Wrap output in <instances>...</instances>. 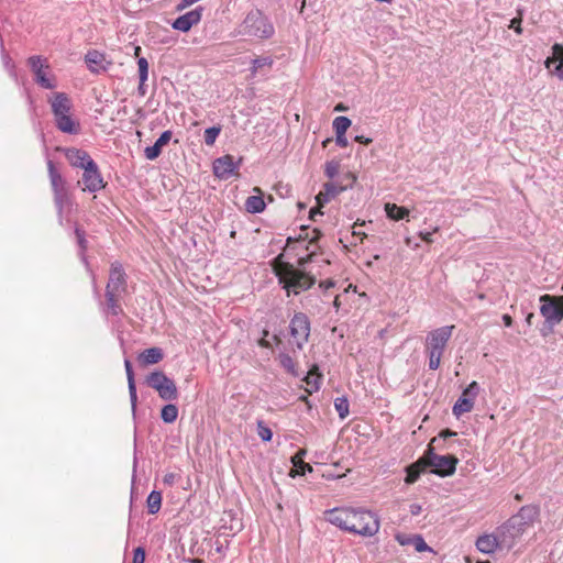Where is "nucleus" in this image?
I'll return each mask as SVG.
<instances>
[{
	"instance_id": "obj_59",
	"label": "nucleus",
	"mask_w": 563,
	"mask_h": 563,
	"mask_svg": "<svg viewBox=\"0 0 563 563\" xmlns=\"http://www.w3.org/2000/svg\"><path fill=\"white\" fill-rule=\"evenodd\" d=\"M334 286V283L332 280H325L320 283V287H323L325 289L331 288Z\"/></svg>"
},
{
	"instance_id": "obj_13",
	"label": "nucleus",
	"mask_w": 563,
	"mask_h": 563,
	"mask_svg": "<svg viewBox=\"0 0 563 563\" xmlns=\"http://www.w3.org/2000/svg\"><path fill=\"white\" fill-rule=\"evenodd\" d=\"M202 11V7H197L194 10L186 12L172 23V27L180 32H188L192 26L197 25L201 21Z\"/></svg>"
},
{
	"instance_id": "obj_58",
	"label": "nucleus",
	"mask_w": 563,
	"mask_h": 563,
	"mask_svg": "<svg viewBox=\"0 0 563 563\" xmlns=\"http://www.w3.org/2000/svg\"><path fill=\"white\" fill-rule=\"evenodd\" d=\"M503 321H504V324L506 327H511L512 325V318L509 314H504L503 316Z\"/></svg>"
},
{
	"instance_id": "obj_49",
	"label": "nucleus",
	"mask_w": 563,
	"mask_h": 563,
	"mask_svg": "<svg viewBox=\"0 0 563 563\" xmlns=\"http://www.w3.org/2000/svg\"><path fill=\"white\" fill-rule=\"evenodd\" d=\"M316 200H317V203L319 205V207H323V205L329 202L331 200V198L325 196L324 190H322L317 195Z\"/></svg>"
},
{
	"instance_id": "obj_21",
	"label": "nucleus",
	"mask_w": 563,
	"mask_h": 563,
	"mask_svg": "<svg viewBox=\"0 0 563 563\" xmlns=\"http://www.w3.org/2000/svg\"><path fill=\"white\" fill-rule=\"evenodd\" d=\"M164 357L163 350L161 347H150L139 354L137 361L143 366H148L159 363Z\"/></svg>"
},
{
	"instance_id": "obj_27",
	"label": "nucleus",
	"mask_w": 563,
	"mask_h": 563,
	"mask_svg": "<svg viewBox=\"0 0 563 563\" xmlns=\"http://www.w3.org/2000/svg\"><path fill=\"white\" fill-rule=\"evenodd\" d=\"M474 408V400L472 398H459L453 406V415L459 418L464 413L472 411Z\"/></svg>"
},
{
	"instance_id": "obj_4",
	"label": "nucleus",
	"mask_w": 563,
	"mask_h": 563,
	"mask_svg": "<svg viewBox=\"0 0 563 563\" xmlns=\"http://www.w3.org/2000/svg\"><path fill=\"white\" fill-rule=\"evenodd\" d=\"M454 325H444L430 331L426 338V351L429 357V369L435 371L440 367L444 350L452 336Z\"/></svg>"
},
{
	"instance_id": "obj_55",
	"label": "nucleus",
	"mask_w": 563,
	"mask_h": 563,
	"mask_svg": "<svg viewBox=\"0 0 563 563\" xmlns=\"http://www.w3.org/2000/svg\"><path fill=\"white\" fill-rule=\"evenodd\" d=\"M146 81H142L140 79V84H139V87H137V92L141 97H144L146 95Z\"/></svg>"
},
{
	"instance_id": "obj_1",
	"label": "nucleus",
	"mask_w": 563,
	"mask_h": 563,
	"mask_svg": "<svg viewBox=\"0 0 563 563\" xmlns=\"http://www.w3.org/2000/svg\"><path fill=\"white\" fill-rule=\"evenodd\" d=\"M327 521L341 530L362 537H373L379 531L376 514L364 508L339 507L325 512Z\"/></svg>"
},
{
	"instance_id": "obj_57",
	"label": "nucleus",
	"mask_w": 563,
	"mask_h": 563,
	"mask_svg": "<svg viewBox=\"0 0 563 563\" xmlns=\"http://www.w3.org/2000/svg\"><path fill=\"white\" fill-rule=\"evenodd\" d=\"M420 511H421V506L420 505L413 504V505L410 506L411 515L417 516V515L420 514Z\"/></svg>"
},
{
	"instance_id": "obj_12",
	"label": "nucleus",
	"mask_w": 563,
	"mask_h": 563,
	"mask_svg": "<svg viewBox=\"0 0 563 563\" xmlns=\"http://www.w3.org/2000/svg\"><path fill=\"white\" fill-rule=\"evenodd\" d=\"M126 274L118 262L111 264L106 292L122 295L126 291Z\"/></svg>"
},
{
	"instance_id": "obj_64",
	"label": "nucleus",
	"mask_w": 563,
	"mask_h": 563,
	"mask_svg": "<svg viewBox=\"0 0 563 563\" xmlns=\"http://www.w3.org/2000/svg\"><path fill=\"white\" fill-rule=\"evenodd\" d=\"M189 562L190 563H205L203 560H201V559H190Z\"/></svg>"
},
{
	"instance_id": "obj_29",
	"label": "nucleus",
	"mask_w": 563,
	"mask_h": 563,
	"mask_svg": "<svg viewBox=\"0 0 563 563\" xmlns=\"http://www.w3.org/2000/svg\"><path fill=\"white\" fill-rule=\"evenodd\" d=\"M147 510L151 515H155L159 511L162 505V494L157 490H152L147 496Z\"/></svg>"
},
{
	"instance_id": "obj_11",
	"label": "nucleus",
	"mask_w": 563,
	"mask_h": 563,
	"mask_svg": "<svg viewBox=\"0 0 563 563\" xmlns=\"http://www.w3.org/2000/svg\"><path fill=\"white\" fill-rule=\"evenodd\" d=\"M290 335L296 341V345L298 349H302V346L308 342L310 334V321L309 318L302 313H296L290 320Z\"/></svg>"
},
{
	"instance_id": "obj_10",
	"label": "nucleus",
	"mask_w": 563,
	"mask_h": 563,
	"mask_svg": "<svg viewBox=\"0 0 563 563\" xmlns=\"http://www.w3.org/2000/svg\"><path fill=\"white\" fill-rule=\"evenodd\" d=\"M82 170L84 173L81 180L78 181V185L81 186L82 191L95 194L107 186V183L103 180L99 166L96 162L88 165V167Z\"/></svg>"
},
{
	"instance_id": "obj_2",
	"label": "nucleus",
	"mask_w": 563,
	"mask_h": 563,
	"mask_svg": "<svg viewBox=\"0 0 563 563\" xmlns=\"http://www.w3.org/2000/svg\"><path fill=\"white\" fill-rule=\"evenodd\" d=\"M313 253L314 252H311L310 255L300 257L298 260L299 267H295L294 265L282 261L276 262L274 265L275 274L278 277L279 283L283 284V288L286 289L288 296H290V294L298 295L301 291L309 289L316 283L314 277L300 269V267H305V265L311 261Z\"/></svg>"
},
{
	"instance_id": "obj_56",
	"label": "nucleus",
	"mask_w": 563,
	"mask_h": 563,
	"mask_svg": "<svg viewBox=\"0 0 563 563\" xmlns=\"http://www.w3.org/2000/svg\"><path fill=\"white\" fill-rule=\"evenodd\" d=\"M354 140L356 142H358V143H362V144H369V143H372V139L366 137L364 135H356Z\"/></svg>"
},
{
	"instance_id": "obj_20",
	"label": "nucleus",
	"mask_w": 563,
	"mask_h": 563,
	"mask_svg": "<svg viewBox=\"0 0 563 563\" xmlns=\"http://www.w3.org/2000/svg\"><path fill=\"white\" fill-rule=\"evenodd\" d=\"M56 128L67 134H78L80 131L79 122L70 113L55 119Z\"/></svg>"
},
{
	"instance_id": "obj_33",
	"label": "nucleus",
	"mask_w": 563,
	"mask_h": 563,
	"mask_svg": "<svg viewBox=\"0 0 563 563\" xmlns=\"http://www.w3.org/2000/svg\"><path fill=\"white\" fill-rule=\"evenodd\" d=\"M118 297H120V295L106 292L107 306L113 316H118L122 311Z\"/></svg>"
},
{
	"instance_id": "obj_17",
	"label": "nucleus",
	"mask_w": 563,
	"mask_h": 563,
	"mask_svg": "<svg viewBox=\"0 0 563 563\" xmlns=\"http://www.w3.org/2000/svg\"><path fill=\"white\" fill-rule=\"evenodd\" d=\"M499 547L504 545L498 532L497 534H483L476 540L477 550L485 554L494 553Z\"/></svg>"
},
{
	"instance_id": "obj_37",
	"label": "nucleus",
	"mask_w": 563,
	"mask_h": 563,
	"mask_svg": "<svg viewBox=\"0 0 563 563\" xmlns=\"http://www.w3.org/2000/svg\"><path fill=\"white\" fill-rule=\"evenodd\" d=\"M257 435L264 441L268 442L273 438L272 430L262 421H257Z\"/></svg>"
},
{
	"instance_id": "obj_15",
	"label": "nucleus",
	"mask_w": 563,
	"mask_h": 563,
	"mask_svg": "<svg viewBox=\"0 0 563 563\" xmlns=\"http://www.w3.org/2000/svg\"><path fill=\"white\" fill-rule=\"evenodd\" d=\"M238 168L239 163H235L231 155H224L213 162V173L220 179H229Z\"/></svg>"
},
{
	"instance_id": "obj_23",
	"label": "nucleus",
	"mask_w": 563,
	"mask_h": 563,
	"mask_svg": "<svg viewBox=\"0 0 563 563\" xmlns=\"http://www.w3.org/2000/svg\"><path fill=\"white\" fill-rule=\"evenodd\" d=\"M254 191L261 194V190L257 187L254 188ZM244 206H245V210L250 213H261L265 210V207H266L262 195H254V196L247 197Z\"/></svg>"
},
{
	"instance_id": "obj_3",
	"label": "nucleus",
	"mask_w": 563,
	"mask_h": 563,
	"mask_svg": "<svg viewBox=\"0 0 563 563\" xmlns=\"http://www.w3.org/2000/svg\"><path fill=\"white\" fill-rule=\"evenodd\" d=\"M540 508L536 505L522 506L497 532L505 548H512L515 542L539 519Z\"/></svg>"
},
{
	"instance_id": "obj_61",
	"label": "nucleus",
	"mask_w": 563,
	"mask_h": 563,
	"mask_svg": "<svg viewBox=\"0 0 563 563\" xmlns=\"http://www.w3.org/2000/svg\"><path fill=\"white\" fill-rule=\"evenodd\" d=\"M312 233H313V235L309 240L310 243H314L319 239V236H320V232L317 231V230H313Z\"/></svg>"
},
{
	"instance_id": "obj_6",
	"label": "nucleus",
	"mask_w": 563,
	"mask_h": 563,
	"mask_svg": "<svg viewBox=\"0 0 563 563\" xmlns=\"http://www.w3.org/2000/svg\"><path fill=\"white\" fill-rule=\"evenodd\" d=\"M426 467H432V473L441 477L451 476L455 473L459 459L454 455H439L433 452L431 444L423 455Z\"/></svg>"
},
{
	"instance_id": "obj_42",
	"label": "nucleus",
	"mask_w": 563,
	"mask_h": 563,
	"mask_svg": "<svg viewBox=\"0 0 563 563\" xmlns=\"http://www.w3.org/2000/svg\"><path fill=\"white\" fill-rule=\"evenodd\" d=\"M340 164L336 161H331L325 164L324 174L329 178H334L339 174Z\"/></svg>"
},
{
	"instance_id": "obj_43",
	"label": "nucleus",
	"mask_w": 563,
	"mask_h": 563,
	"mask_svg": "<svg viewBox=\"0 0 563 563\" xmlns=\"http://www.w3.org/2000/svg\"><path fill=\"white\" fill-rule=\"evenodd\" d=\"M478 393H479V385L477 384V382H472L465 388V394H468V398H472L473 400H475Z\"/></svg>"
},
{
	"instance_id": "obj_46",
	"label": "nucleus",
	"mask_w": 563,
	"mask_h": 563,
	"mask_svg": "<svg viewBox=\"0 0 563 563\" xmlns=\"http://www.w3.org/2000/svg\"><path fill=\"white\" fill-rule=\"evenodd\" d=\"M128 387H129V395H130V400H131V405H132V410L135 411L136 402H137V394H136L135 383L128 385Z\"/></svg>"
},
{
	"instance_id": "obj_35",
	"label": "nucleus",
	"mask_w": 563,
	"mask_h": 563,
	"mask_svg": "<svg viewBox=\"0 0 563 563\" xmlns=\"http://www.w3.org/2000/svg\"><path fill=\"white\" fill-rule=\"evenodd\" d=\"M221 132L220 126H211L205 130L203 139L207 145H213Z\"/></svg>"
},
{
	"instance_id": "obj_30",
	"label": "nucleus",
	"mask_w": 563,
	"mask_h": 563,
	"mask_svg": "<svg viewBox=\"0 0 563 563\" xmlns=\"http://www.w3.org/2000/svg\"><path fill=\"white\" fill-rule=\"evenodd\" d=\"M178 417V408L174 404L165 405L161 410V418L165 423H173Z\"/></svg>"
},
{
	"instance_id": "obj_8",
	"label": "nucleus",
	"mask_w": 563,
	"mask_h": 563,
	"mask_svg": "<svg viewBox=\"0 0 563 563\" xmlns=\"http://www.w3.org/2000/svg\"><path fill=\"white\" fill-rule=\"evenodd\" d=\"M27 64L34 74L35 82L45 89H54L56 82L54 77H48L49 64L46 58L41 56H31L27 59Z\"/></svg>"
},
{
	"instance_id": "obj_5",
	"label": "nucleus",
	"mask_w": 563,
	"mask_h": 563,
	"mask_svg": "<svg viewBox=\"0 0 563 563\" xmlns=\"http://www.w3.org/2000/svg\"><path fill=\"white\" fill-rule=\"evenodd\" d=\"M239 34L257 38H268L274 34V26L261 11L253 10L247 13L240 25Z\"/></svg>"
},
{
	"instance_id": "obj_45",
	"label": "nucleus",
	"mask_w": 563,
	"mask_h": 563,
	"mask_svg": "<svg viewBox=\"0 0 563 563\" xmlns=\"http://www.w3.org/2000/svg\"><path fill=\"white\" fill-rule=\"evenodd\" d=\"M412 536L413 534L397 533L395 539L400 545H412Z\"/></svg>"
},
{
	"instance_id": "obj_62",
	"label": "nucleus",
	"mask_w": 563,
	"mask_h": 563,
	"mask_svg": "<svg viewBox=\"0 0 563 563\" xmlns=\"http://www.w3.org/2000/svg\"><path fill=\"white\" fill-rule=\"evenodd\" d=\"M534 314L532 312L528 313L527 317H526V322L528 325H531L532 324V319H533Z\"/></svg>"
},
{
	"instance_id": "obj_31",
	"label": "nucleus",
	"mask_w": 563,
	"mask_h": 563,
	"mask_svg": "<svg viewBox=\"0 0 563 563\" xmlns=\"http://www.w3.org/2000/svg\"><path fill=\"white\" fill-rule=\"evenodd\" d=\"M352 122L347 117H336L333 120L332 126L335 134H345Z\"/></svg>"
},
{
	"instance_id": "obj_50",
	"label": "nucleus",
	"mask_w": 563,
	"mask_h": 563,
	"mask_svg": "<svg viewBox=\"0 0 563 563\" xmlns=\"http://www.w3.org/2000/svg\"><path fill=\"white\" fill-rule=\"evenodd\" d=\"M177 475L175 473H167L163 477L164 484L173 486L176 482Z\"/></svg>"
},
{
	"instance_id": "obj_47",
	"label": "nucleus",
	"mask_w": 563,
	"mask_h": 563,
	"mask_svg": "<svg viewBox=\"0 0 563 563\" xmlns=\"http://www.w3.org/2000/svg\"><path fill=\"white\" fill-rule=\"evenodd\" d=\"M144 561L145 551L143 548L137 547L136 549H134L132 563H144Z\"/></svg>"
},
{
	"instance_id": "obj_44",
	"label": "nucleus",
	"mask_w": 563,
	"mask_h": 563,
	"mask_svg": "<svg viewBox=\"0 0 563 563\" xmlns=\"http://www.w3.org/2000/svg\"><path fill=\"white\" fill-rule=\"evenodd\" d=\"M75 234H76V238H77L78 245L81 249V251L84 252L87 249V240L85 238V231H82L79 228H76L75 229Z\"/></svg>"
},
{
	"instance_id": "obj_51",
	"label": "nucleus",
	"mask_w": 563,
	"mask_h": 563,
	"mask_svg": "<svg viewBox=\"0 0 563 563\" xmlns=\"http://www.w3.org/2000/svg\"><path fill=\"white\" fill-rule=\"evenodd\" d=\"M335 143L340 147H346L349 144L345 134H335Z\"/></svg>"
},
{
	"instance_id": "obj_38",
	"label": "nucleus",
	"mask_w": 563,
	"mask_h": 563,
	"mask_svg": "<svg viewBox=\"0 0 563 563\" xmlns=\"http://www.w3.org/2000/svg\"><path fill=\"white\" fill-rule=\"evenodd\" d=\"M412 547L417 552H432V549L426 543L424 539L420 534L412 536Z\"/></svg>"
},
{
	"instance_id": "obj_7",
	"label": "nucleus",
	"mask_w": 563,
	"mask_h": 563,
	"mask_svg": "<svg viewBox=\"0 0 563 563\" xmlns=\"http://www.w3.org/2000/svg\"><path fill=\"white\" fill-rule=\"evenodd\" d=\"M146 383L158 393V396L163 400L172 401L178 398V390L175 382L161 371L151 373L146 377Z\"/></svg>"
},
{
	"instance_id": "obj_41",
	"label": "nucleus",
	"mask_w": 563,
	"mask_h": 563,
	"mask_svg": "<svg viewBox=\"0 0 563 563\" xmlns=\"http://www.w3.org/2000/svg\"><path fill=\"white\" fill-rule=\"evenodd\" d=\"M137 66H139V78L142 81H146L148 77V62L145 57H140L137 59Z\"/></svg>"
},
{
	"instance_id": "obj_48",
	"label": "nucleus",
	"mask_w": 563,
	"mask_h": 563,
	"mask_svg": "<svg viewBox=\"0 0 563 563\" xmlns=\"http://www.w3.org/2000/svg\"><path fill=\"white\" fill-rule=\"evenodd\" d=\"M124 367H125V373H126V378H128V385L135 383L132 364L129 360L124 361Z\"/></svg>"
},
{
	"instance_id": "obj_36",
	"label": "nucleus",
	"mask_w": 563,
	"mask_h": 563,
	"mask_svg": "<svg viewBox=\"0 0 563 563\" xmlns=\"http://www.w3.org/2000/svg\"><path fill=\"white\" fill-rule=\"evenodd\" d=\"M323 190L325 192V196L330 197L331 199L335 198L339 194L345 190V187L338 186L334 183H327L323 185Z\"/></svg>"
},
{
	"instance_id": "obj_24",
	"label": "nucleus",
	"mask_w": 563,
	"mask_h": 563,
	"mask_svg": "<svg viewBox=\"0 0 563 563\" xmlns=\"http://www.w3.org/2000/svg\"><path fill=\"white\" fill-rule=\"evenodd\" d=\"M85 60L88 68L93 73H98L100 69L106 70V67L103 66L106 56L98 51H89L85 56Z\"/></svg>"
},
{
	"instance_id": "obj_60",
	"label": "nucleus",
	"mask_w": 563,
	"mask_h": 563,
	"mask_svg": "<svg viewBox=\"0 0 563 563\" xmlns=\"http://www.w3.org/2000/svg\"><path fill=\"white\" fill-rule=\"evenodd\" d=\"M316 216H322V212L320 211V209H311V210H310V218H311L312 220H314V217H316Z\"/></svg>"
},
{
	"instance_id": "obj_53",
	"label": "nucleus",
	"mask_w": 563,
	"mask_h": 563,
	"mask_svg": "<svg viewBox=\"0 0 563 563\" xmlns=\"http://www.w3.org/2000/svg\"><path fill=\"white\" fill-rule=\"evenodd\" d=\"M419 236L427 243H432V232H420Z\"/></svg>"
},
{
	"instance_id": "obj_9",
	"label": "nucleus",
	"mask_w": 563,
	"mask_h": 563,
	"mask_svg": "<svg viewBox=\"0 0 563 563\" xmlns=\"http://www.w3.org/2000/svg\"><path fill=\"white\" fill-rule=\"evenodd\" d=\"M539 300L542 303L540 313L545 319V322L551 327L559 324L563 320V307L556 297L542 295Z\"/></svg>"
},
{
	"instance_id": "obj_40",
	"label": "nucleus",
	"mask_w": 563,
	"mask_h": 563,
	"mask_svg": "<svg viewBox=\"0 0 563 563\" xmlns=\"http://www.w3.org/2000/svg\"><path fill=\"white\" fill-rule=\"evenodd\" d=\"M137 66H139V78L142 81H146L148 77V62L145 57H140L137 59Z\"/></svg>"
},
{
	"instance_id": "obj_32",
	"label": "nucleus",
	"mask_w": 563,
	"mask_h": 563,
	"mask_svg": "<svg viewBox=\"0 0 563 563\" xmlns=\"http://www.w3.org/2000/svg\"><path fill=\"white\" fill-rule=\"evenodd\" d=\"M334 408L340 419H345L350 412V405L346 397H338L334 400Z\"/></svg>"
},
{
	"instance_id": "obj_63",
	"label": "nucleus",
	"mask_w": 563,
	"mask_h": 563,
	"mask_svg": "<svg viewBox=\"0 0 563 563\" xmlns=\"http://www.w3.org/2000/svg\"><path fill=\"white\" fill-rule=\"evenodd\" d=\"M301 470H302V473H305L306 470H308L309 472L312 471V467L309 465V464H306V463H301Z\"/></svg>"
},
{
	"instance_id": "obj_25",
	"label": "nucleus",
	"mask_w": 563,
	"mask_h": 563,
	"mask_svg": "<svg viewBox=\"0 0 563 563\" xmlns=\"http://www.w3.org/2000/svg\"><path fill=\"white\" fill-rule=\"evenodd\" d=\"M426 465L423 463V456L421 459H419L416 463L409 465L406 471H407V476L405 478V482L407 484H413L420 476V474L422 472H424L426 470Z\"/></svg>"
},
{
	"instance_id": "obj_16",
	"label": "nucleus",
	"mask_w": 563,
	"mask_h": 563,
	"mask_svg": "<svg viewBox=\"0 0 563 563\" xmlns=\"http://www.w3.org/2000/svg\"><path fill=\"white\" fill-rule=\"evenodd\" d=\"M49 103L52 108V113L54 119L70 113L73 103L70 98L65 92H55L52 98H49Z\"/></svg>"
},
{
	"instance_id": "obj_14",
	"label": "nucleus",
	"mask_w": 563,
	"mask_h": 563,
	"mask_svg": "<svg viewBox=\"0 0 563 563\" xmlns=\"http://www.w3.org/2000/svg\"><path fill=\"white\" fill-rule=\"evenodd\" d=\"M62 151L70 166L75 168L85 169L88 167V165L95 162L89 153L85 150L77 147H66L62 148Z\"/></svg>"
},
{
	"instance_id": "obj_28",
	"label": "nucleus",
	"mask_w": 563,
	"mask_h": 563,
	"mask_svg": "<svg viewBox=\"0 0 563 563\" xmlns=\"http://www.w3.org/2000/svg\"><path fill=\"white\" fill-rule=\"evenodd\" d=\"M53 195H54V203L56 206L58 216H59V218H62L63 210L66 207H70L73 205L71 198H70L68 191L57 192V194H53Z\"/></svg>"
},
{
	"instance_id": "obj_22",
	"label": "nucleus",
	"mask_w": 563,
	"mask_h": 563,
	"mask_svg": "<svg viewBox=\"0 0 563 563\" xmlns=\"http://www.w3.org/2000/svg\"><path fill=\"white\" fill-rule=\"evenodd\" d=\"M553 53L558 55V57L548 58L545 65L548 68H550L551 64H555L553 74L560 79H563V46L560 44H554Z\"/></svg>"
},
{
	"instance_id": "obj_34",
	"label": "nucleus",
	"mask_w": 563,
	"mask_h": 563,
	"mask_svg": "<svg viewBox=\"0 0 563 563\" xmlns=\"http://www.w3.org/2000/svg\"><path fill=\"white\" fill-rule=\"evenodd\" d=\"M278 360L283 368L292 375H297L296 363L289 354L282 353L279 354Z\"/></svg>"
},
{
	"instance_id": "obj_39",
	"label": "nucleus",
	"mask_w": 563,
	"mask_h": 563,
	"mask_svg": "<svg viewBox=\"0 0 563 563\" xmlns=\"http://www.w3.org/2000/svg\"><path fill=\"white\" fill-rule=\"evenodd\" d=\"M273 59L272 57H258L253 59L252 62V73L255 74L262 67H272Z\"/></svg>"
},
{
	"instance_id": "obj_26",
	"label": "nucleus",
	"mask_w": 563,
	"mask_h": 563,
	"mask_svg": "<svg viewBox=\"0 0 563 563\" xmlns=\"http://www.w3.org/2000/svg\"><path fill=\"white\" fill-rule=\"evenodd\" d=\"M386 216L395 221L402 220L409 216V210L405 207H399L395 203H385Z\"/></svg>"
},
{
	"instance_id": "obj_19",
	"label": "nucleus",
	"mask_w": 563,
	"mask_h": 563,
	"mask_svg": "<svg viewBox=\"0 0 563 563\" xmlns=\"http://www.w3.org/2000/svg\"><path fill=\"white\" fill-rule=\"evenodd\" d=\"M172 139V131L167 130L164 131L159 137L156 140L154 145L147 146L144 151L145 157L150 161L156 159L161 153L162 148L170 141Z\"/></svg>"
},
{
	"instance_id": "obj_54",
	"label": "nucleus",
	"mask_w": 563,
	"mask_h": 563,
	"mask_svg": "<svg viewBox=\"0 0 563 563\" xmlns=\"http://www.w3.org/2000/svg\"><path fill=\"white\" fill-rule=\"evenodd\" d=\"M456 434H457L456 432H454L450 429H446V430L441 431L439 437L443 438L445 440L448 438L455 437Z\"/></svg>"
},
{
	"instance_id": "obj_18",
	"label": "nucleus",
	"mask_w": 563,
	"mask_h": 563,
	"mask_svg": "<svg viewBox=\"0 0 563 563\" xmlns=\"http://www.w3.org/2000/svg\"><path fill=\"white\" fill-rule=\"evenodd\" d=\"M47 172L53 194L68 191L65 178L57 170L55 164L51 159L47 161Z\"/></svg>"
},
{
	"instance_id": "obj_52",
	"label": "nucleus",
	"mask_w": 563,
	"mask_h": 563,
	"mask_svg": "<svg viewBox=\"0 0 563 563\" xmlns=\"http://www.w3.org/2000/svg\"><path fill=\"white\" fill-rule=\"evenodd\" d=\"M510 27L514 29L518 34H520L522 32V30L520 27V20H518V19L511 20Z\"/></svg>"
}]
</instances>
